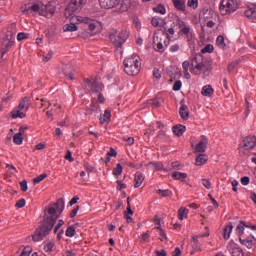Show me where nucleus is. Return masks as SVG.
<instances>
[{
	"mask_svg": "<svg viewBox=\"0 0 256 256\" xmlns=\"http://www.w3.org/2000/svg\"><path fill=\"white\" fill-rule=\"evenodd\" d=\"M64 209L65 200H63V198H59L56 203L46 208L45 218L32 236L35 243H39V241H43V239L47 237V234L53 229L57 219H59V216L63 213Z\"/></svg>",
	"mask_w": 256,
	"mask_h": 256,
	"instance_id": "f257e3e1",
	"label": "nucleus"
},
{
	"mask_svg": "<svg viewBox=\"0 0 256 256\" xmlns=\"http://www.w3.org/2000/svg\"><path fill=\"white\" fill-rule=\"evenodd\" d=\"M245 229H251V231H256V225L251 222L240 221V223L236 227V233L239 235V241L241 245L247 247V249H253V245H255V236L250 235L246 238H243L245 233Z\"/></svg>",
	"mask_w": 256,
	"mask_h": 256,
	"instance_id": "f03ea898",
	"label": "nucleus"
},
{
	"mask_svg": "<svg viewBox=\"0 0 256 256\" xmlns=\"http://www.w3.org/2000/svg\"><path fill=\"white\" fill-rule=\"evenodd\" d=\"M22 13H26L27 15H41L42 17H53V13H55V6L50 2L47 4L36 3L30 7L22 8Z\"/></svg>",
	"mask_w": 256,
	"mask_h": 256,
	"instance_id": "7ed1b4c3",
	"label": "nucleus"
},
{
	"mask_svg": "<svg viewBox=\"0 0 256 256\" xmlns=\"http://www.w3.org/2000/svg\"><path fill=\"white\" fill-rule=\"evenodd\" d=\"M123 65L126 75H130V77L139 75V71H141V58L137 54H134L127 57Z\"/></svg>",
	"mask_w": 256,
	"mask_h": 256,
	"instance_id": "20e7f679",
	"label": "nucleus"
},
{
	"mask_svg": "<svg viewBox=\"0 0 256 256\" xmlns=\"http://www.w3.org/2000/svg\"><path fill=\"white\" fill-rule=\"evenodd\" d=\"M71 21H73V23H84V25H88L89 31L90 33H92V35H96V33H99V27L101 26V24L97 22V20H93L86 16H72Z\"/></svg>",
	"mask_w": 256,
	"mask_h": 256,
	"instance_id": "39448f33",
	"label": "nucleus"
},
{
	"mask_svg": "<svg viewBox=\"0 0 256 256\" xmlns=\"http://www.w3.org/2000/svg\"><path fill=\"white\" fill-rule=\"evenodd\" d=\"M84 83L86 89L90 91V93H98L99 103H105V97L101 94V91H103V84L89 78L84 79Z\"/></svg>",
	"mask_w": 256,
	"mask_h": 256,
	"instance_id": "423d86ee",
	"label": "nucleus"
},
{
	"mask_svg": "<svg viewBox=\"0 0 256 256\" xmlns=\"http://www.w3.org/2000/svg\"><path fill=\"white\" fill-rule=\"evenodd\" d=\"M127 39H129V31H127V29L110 34V41H112L113 45L117 48L123 47Z\"/></svg>",
	"mask_w": 256,
	"mask_h": 256,
	"instance_id": "0eeeda50",
	"label": "nucleus"
},
{
	"mask_svg": "<svg viewBox=\"0 0 256 256\" xmlns=\"http://www.w3.org/2000/svg\"><path fill=\"white\" fill-rule=\"evenodd\" d=\"M178 27L180 29L179 35H185L186 40L188 42L193 41V37H195V32L193 31V28H191V26L189 24H187L185 21L179 19Z\"/></svg>",
	"mask_w": 256,
	"mask_h": 256,
	"instance_id": "6e6552de",
	"label": "nucleus"
},
{
	"mask_svg": "<svg viewBox=\"0 0 256 256\" xmlns=\"http://www.w3.org/2000/svg\"><path fill=\"white\" fill-rule=\"evenodd\" d=\"M87 3V0H71L65 10V15L71 17L72 13H79L83 9V6Z\"/></svg>",
	"mask_w": 256,
	"mask_h": 256,
	"instance_id": "1a4fd4ad",
	"label": "nucleus"
},
{
	"mask_svg": "<svg viewBox=\"0 0 256 256\" xmlns=\"http://www.w3.org/2000/svg\"><path fill=\"white\" fill-rule=\"evenodd\" d=\"M237 11V2L235 0H222L220 2V13L221 15H230Z\"/></svg>",
	"mask_w": 256,
	"mask_h": 256,
	"instance_id": "9d476101",
	"label": "nucleus"
},
{
	"mask_svg": "<svg viewBox=\"0 0 256 256\" xmlns=\"http://www.w3.org/2000/svg\"><path fill=\"white\" fill-rule=\"evenodd\" d=\"M203 237H209V232L192 238L191 246L193 250L190 252L191 255H194L195 251H201V242H199V239H203Z\"/></svg>",
	"mask_w": 256,
	"mask_h": 256,
	"instance_id": "9b49d317",
	"label": "nucleus"
},
{
	"mask_svg": "<svg viewBox=\"0 0 256 256\" xmlns=\"http://www.w3.org/2000/svg\"><path fill=\"white\" fill-rule=\"evenodd\" d=\"M256 147V137L255 136H248L243 141V148L246 151H250L251 149H255Z\"/></svg>",
	"mask_w": 256,
	"mask_h": 256,
	"instance_id": "f8f14e48",
	"label": "nucleus"
},
{
	"mask_svg": "<svg viewBox=\"0 0 256 256\" xmlns=\"http://www.w3.org/2000/svg\"><path fill=\"white\" fill-rule=\"evenodd\" d=\"M99 3L102 9H113L121 3V0H99Z\"/></svg>",
	"mask_w": 256,
	"mask_h": 256,
	"instance_id": "ddd939ff",
	"label": "nucleus"
},
{
	"mask_svg": "<svg viewBox=\"0 0 256 256\" xmlns=\"http://www.w3.org/2000/svg\"><path fill=\"white\" fill-rule=\"evenodd\" d=\"M207 143H208L207 137L201 136L199 143L195 147V150L197 151V153H205V149H207Z\"/></svg>",
	"mask_w": 256,
	"mask_h": 256,
	"instance_id": "4468645a",
	"label": "nucleus"
},
{
	"mask_svg": "<svg viewBox=\"0 0 256 256\" xmlns=\"http://www.w3.org/2000/svg\"><path fill=\"white\" fill-rule=\"evenodd\" d=\"M29 105H31V100H29V97H24L21 99L17 108L20 111H24L25 113H27L29 111Z\"/></svg>",
	"mask_w": 256,
	"mask_h": 256,
	"instance_id": "2eb2a0df",
	"label": "nucleus"
},
{
	"mask_svg": "<svg viewBox=\"0 0 256 256\" xmlns=\"http://www.w3.org/2000/svg\"><path fill=\"white\" fill-rule=\"evenodd\" d=\"M143 181H145V175L141 172H136L134 175L135 189H139V187H141V185H143Z\"/></svg>",
	"mask_w": 256,
	"mask_h": 256,
	"instance_id": "dca6fc26",
	"label": "nucleus"
},
{
	"mask_svg": "<svg viewBox=\"0 0 256 256\" xmlns=\"http://www.w3.org/2000/svg\"><path fill=\"white\" fill-rule=\"evenodd\" d=\"M10 116L12 119H25L27 114L23 110H20V108L16 107L11 111Z\"/></svg>",
	"mask_w": 256,
	"mask_h": 256,
	"instance_id": "f3484780",
	"label": "nucleus"
},
{
	"mask_svg": "<svg viewBox=\"0 0 256 256\" xmlns=\"http://www.w3.org/2000/svg\"><path fill=\"white\" fill-rule=\"evenodd\" d=\"M179 115L181 119L187 121L189 119V107H187L185 104H182L179 110Z\"/></svg>",
	"mask_w": 256,
	"mask_h": 256,
	"instance_id": "a211bd4d",
	"label": "nucleus"
},
{
	"mask_svg": "<svg viewBox=\"0 0 256 256\" xmlns=\"http://www.w3.org/2000/svg\"><path fill=\"white\" fill-rule=\"evenodd\" d=\"M43 249L46 253H52L53 249H55V242H53L51 240L44 241Z\"/></svg>",
	"mask_w": 256,
	"mask_h": 256,
	"instance_id": "6ab92c4d",
	"label": "nucleus"
},
{
	"mask_svg": "<svg viewBox=\"0 0 256 256\" xmlns=\"http://www.w3.org/2000/svg\"><path fill=\"white\" fill-rule=\"evenodd\" d=\"M14 44L15 42L13 40H5L3 43V48L1 49V57H4L5 53H7V51H9V49H11V47H13Z\"/></svg>",
	"mask_w": 256,
	"mask_h": 256,
	"instance_id": "aec40b11",
	"label": "nucleus"
},
{
	"mask_svg": "<svg viewBox=\"0 0 256 256\" xmlns=\"http://www.w3.org/2000/svg\"><path fill=\"white\" fill-rule=\"evenodd\" d=\"M155 224H156V229H158V234L160 235V239L161 241H166L167 239V234L165 233V231H163L161 229V221L159 219L155 220Z\"/></svg>",
	"mask_w": 256,
	"mask_h": 256,
	"instance_id": "412c9836",
	"label": "nucleus"
},
{
	"mask_svg": "<svg viewBox=\"0 0 256 256\" xmlns=\"http://www.w3.org/2000/svg\"><path fill=\"white\" fill-rule=\"evenodd\" d=\"M245 17H247L248 19H251V21H256V6L252 8H248L245 11Z\"/></svg>",
	"mask_w": 256,
	"mask_h": 256,
	"instance_id": "4be33fe9",
	"label": "nucleus"
},
{
	"mask_svg": "<svg viewBox=\"0 0 256 256\" xmlns=\"http://www.w3.org/2000/svg\"><path fill=\"white\" fill-rule=\"evenodd\" d=\"M111 121V110L106 109L104 114L100 115V123H109Z\"/></svg>",
	"mask_w": 256,
	"mask_h": 256,
	"instance_id": "5701e85b",
	"label": "nucleus"
},
{
	"mask_svg": "<svg viewBox=\"0 0 256 256\" xmlns=\"http://www.w3.org/2000/svg\"><path fill=\"white\" fill-rule=\"evenodd\" d=\"M213 93H214V90H213V87H211V85H205L201 90V95H203L204 97H211Z\"/></svg>",
	"mask_w": 256,
	"mask_h": 256,
	"instance_id": "b1692460",
	"label": "nucleus"
},
{
	"mask_svg": "<svg viewBox=\"0 0 256 256\" xmlns=\"http://www.w3.org/2000/svg\"><path fill=\"white\" fill-rule=\"evenodd\" d=\"M187 178V173L183 172H173L172 173V179H175L176 181H185Z\"/></svg>",
	"mask_w": 256,
	"mask_h": 256,
	"instance_id": "393cba45",
	"label": "nucleus"
},
{
	"mask_svg": "<svg viewBox=\"0 0 256 256\" xmlns=\"http://www.w3.org/2000/svg\"><path fill=\"white\" fill-rule=\"evenodd\" d=\"M185 126L183 125H176L172 128V131L174 135H177L178 137H181L185 133Z\"/></svg>",
	"mask_w": 256,
	"mask_h": 256,
	"instance_id": "a878e982",
	"label": "nucleus"
},
{
	"mask_svg": "<svg viewBox=\"0 0 256 256\" xmlns=\"http://www.w3.org/2000/svg\"><path fill=\"white\" fill-rule=\"evenodd\" d=\"M187 215H189V209L182 207L178 210V219L183 221V219H187Z\"/></svg>",
	"mask_w": 256,
	"mask_h": 256,
	"instance_id": "bb28decb",
	"label": "nucleus"
},
{
	"mask_svg": "<svg viewBox=\"0 0 256 256\" xmlns=\"http://www.w3.org/2000/svg\"><path fill=\"white\" fill-rule=\"evenodd\" d=\"M233 231V224L228 223L224 228V239H229L231 237V232Z\"/></svg>",
	"mask_w": 256,
	"mask_h": 256,
	"instance_id": "cd10ccee",
	"label": "nucleus"
},
{
	"mask_svg": "<svg viewBox=\"0 0 256 256\" xmlns=\"http://www.w3.org/2000/svg\"><path fill=\"white\" fill-rule=\"evenodd\" d=\"M205 163H207V156L205 154H199L196 157V165L201 166V165H205Z\"/></svg>",
	"mask_w": 256,
	"mask_h": 256,
	"instance_id": "c85d7f7f",
	"label": "nucleus"
},
{
	"mask_svg": "<svg viewBox=\"0 0 256 256\" xmlns=\"http://www.w3.org/2000/svg\"><path fill=\"white\" fill-rule=\"evenodd\" d=\"M63 31H64V32L73 33V32H75V31H77V25H75L74 23L65 24V25L63 26Z\"/></svg>",
	"mask_w": 256,
	"mask_h": 256,
	"instance_id": "c756f323",
	"label": "nucleus"
},
{
	"mask_svg": "<svg viewBox=\"0 0 256 256\" xmlns=\"http://www.w3.org/2000/svg\"><path fill=\"white\" fill-rule=\"evenodd\" d=\"M174 7L178 9V11H185V1L183 0H173Z\"/></svg>",
	"mask_w": 256,
	"mask_h": 256,
	"instance_id": "7c9ffc66",
	"label": "nucleus"
},
{
	"mask_svg": "<svg viewBox=\"0 0 256 256\" xmlns=\"http://www.w3.org/2000/svg\"><path fill=\"white\" fill-rule=\"evenodd\" d=\"M157 39H159V37H154V47L156 51H158L159 53H163L165 51V46H163V43L161 42L157 43Z\"/></svg>",
	"mask_w": 256,
	"mask_h": 256,
	"instance_id": "2f4dec72",
	"label": "nucleus"
},
{
	"mask_svg": "<svg viewBox=\"0 0 256 256\" xmlns=\"http://www.w3.org/2000/svg\"><path fill=\"white\" fill-rule=\"evenodd\" d=\"M216 45L219 47V49H225V38L223 36H218L216 39Z\"/></svg>",
	"mask_w": 256,
	"mask_h": 256,
	"instance_id": "473e14b6",
	"label": "nucleus"
},
{
	"mask_svg": "<svg viewBox=\"0 0 256 256\" xmlns=\"http://www.w3.org/2000/svg\"><path fill=\"white\" fill-rule=\"evenodd\" d=\"M156 193L158 195H161V197H171V195H173V192H171V190L169 189H166V190L159 189L156 191Z\"/></svg>",
	"mask_w": 256,
	"mask_h": 256,
	"instance_id": "72a5a7b5",
	"label": "nucleus"
},
{
	"mask_svg": "<svg viewBox=\"0 0 256 256\" xmlns=\"http://www.w3.org/2000/svg\"><path fill=\"white\" fill-rule=\"evenodd\" d=\"M13 141L16 145H21L23 143V134L16 133L13 137Z\"/></svg>",
	"mask_w": 256,
	"mask_h": 256,
	"instance_id": "f704fd0d",
	"label": "nucleus"
},
{
	"mask_svg": "<svg viewBox=\"0 0 256 256\" xmlns=\"http://www.w3.org/2000/svg\"><path fill=\"white\" fill-rule=\"evenodd\" d=\"M33 253V248L31 246H26L20 252V256H30Z\"/></svg>",
	"mask_w": 256,
	"mask_h": 256,
	"instance_id": "c9c22d12",
	"label": "nucleus"
},
{
	"mask_svg": "<svg viewBox=\"0 0 256 256\" xmlns=\"http://www.w3.org/2000/svg\"><path fill=\"white\" fill-rule=\"evenodd\" d=\"M203 61L202 56H195L191 61V67L192 69L199 65Z\"/></svg>",
	"mask_w": 256,
	"mask_h": 256,
	"instance_id": "e433bc0d",
	"label": "nucleus"
},
{
	"mask_svg": "<svg viewBox=\"0 0 256 256\" xmlns=\"http://www.w3.org/2000/svg\"><path fill=\"white\" fill-rule=\"evenodd\" d=\"M153 11H155V13H160V15H165V13H167V11L165 10V6L161 4L154 7Z\"/></svg>",
	"mask_w": 256,
	"mask_h": 256,
	"instance_id": "4c0bfd02",
	"label": "nucleus"
},
{
	"mask_svg": "<svg viewBox=\"0 0 256 256\" xmlns=\"http://www.w3.org/2000/svg\"><path fill=\"white\" fill-rule=\"evenodd\" d=\"M205 69V64H203V61L199 63L196 67H194L192 70L196 75H199L202 70Z\"/></svg>",
	"mask_w": 256,
	"mask_h": 256,
	"instance_id": "58836bf2",
	"label": "nucleus"
},
{
	"mask_svg": "<svg viewBox=\"0 0 256 256\" xmlns=\"http://www.w3.org/2000/svg\"><path fill=\"white\" fill-rule=\"evenodd\" d=\"M123 173V166H121L119 163L116 165V167L113 169V175L116 177H119Z\"/></svg>",
	"mask_w": 256,
	"mask_h": 256,
	"instance_id": "ea45409f",
	"label": "nucleus"
},
{
	"mask_svg": "<svg viewBox=\"0 0 256 256\" xmlns=\"http://www.w3.org/2000/svg\"><path fill=\"white\" fill-rule=\"evenodd\" d=\"M75 233H76L75 227L70 226L66 229L65 235L66 237H75Z\"/></svg>",
	"mask_w": 256,
	"mask_h": 256,
	"instance_id": "a19ab883",
	"label": "nucleus"
},
{
	"mask_svg": "<svg viewBox=\"0 0 256 256\" xmlns=\"http://www.w3.org/2000/svg\"><path fill=\"white\" fill-rule=\"evenodd\" d=\"M187 5L191 7V9H197V7H199V0H188Z\"/></svg>",
	"mask_w": 256,
	"mask_h": 256,
	"instance_id": "79ce46f5",
	"label": "nucleus"
},
{
	"mask_svg": "<svg viewBox=\"0 0 256 256\" xmlns=\"http://www.w3.org/2000/svg\"><path fill=\"white\" fill-rule=\"evenodd\" d=\"M170 53H178V51H181V45L179 44H172L169 48Z\"/></svg>",
	"mask_w": 256,
	"mask_h": 256,
	"instance_id": "37998d69",
	"label": "nucleus"
},
{
	"mask_svg": "<svg viewBox=\"0 0 256 256\" xmlns=\"http://www.w3.org/2000/svg\"><path fill=\"white\" fill-rule=\"evenodd\" d=\"M44 179H47V174H41L33 179V183L37 185V183H41V181H44Z\"/></svg>",
	"mask_w": 256,
	"mask_h": 256,
	"instance_id": "c03bdc74",
	"label": "nucleus"
},
{
	"mask_svg": "<svg viewBox=\"0 0 256 256\" xmlns=\"http://www.w3.org/2000/svg\"><path fill=\"white\" fill-rule=\"evenodd\" d=\"M25 39H29V34L20 32L17 35V41H25Z\"/></svg>",
	"mask_w": 256,
	"mask_h": 256,
	"instance_id": "a18cd8bd",
	"label": "nucleus"
},
{
	"mask_svg": "<svg viewBox=\"0 0 256 256\" xmlns=\"http://www.w3.org/2000/svg\"><path fill=\"white\" fill-rule=\"evenodd\" d=\"M201 53H213V45L208 44L202 50Z\"/></svg>",
	"mask_w": 256,
	"mask_h": 256,
	"instance_id": "49530a36",
	"label": "nucleus"
},
{
	"mask_svg": "<svg viewBox=\"0 0 256 256\" xmlns=\"http://www.w3.org/2000/svg\"><path fill=\"white\" fill-rule=\"evenodd\" d=\"M158 139H167L168 136H167V131L161 129L159 132H158V135H157Z\"/></svg>",
	"mask_w": 256,
	"mask_h": 256,
	"instance_id": "de8ad7c7",
	"label": "nucleus"
},
{
	"mask_svg": "<svg viewBox=\"0 0 256 256\" xmlns=\"http://www.w3.org/2000/svg\"><path fill=\"white\" fill-rule=\"evenodd\" d=\"M174 35H175V29L169 28L166 30V36L168 39H173Z\"/></svg>",
	"mask_w": 256,
	"mask_h": 256,
	"instance_id": "09e8293b",
	"label": "nucleus"
},
{
	"mask_svg": "<svg viewBox=\"0 0 256 256\" xmlns=\"http://www.w3.org/2000/svg\"><path fill=\"white\" fill-rule=\"evenodd\" d=\"M116 183H117L116 189H117L118 191H123V189H127V184L121 183V181H119V180H117Z\"/></svg>",
	"mask_w": 256,
	"mask_h": 256,
	"instance_id": "8fccbe9b",
	"label": "nucleus"
},
{
	"mask_svg": "<svg viewBox=\"0 0 256 256\" xmlns=\"http://www.w3.org/2000/svg\"><path fill=\"white\" fill-rule=\"evenodd\" d=\"M20 189L21 191H23V193L27 192V189H29V187L27 186L26 180L20 182Z\"/></svg>",
	"mask_w": 256,
	"mask_h": 256,
	"instance_id": "3c124183",
	"label": "nucleus"
},
{
	"mask_svg": "<svg viewBox=\"0 0 256 256\" xmlns=\"http://www.w3.org/2000/svg\"><path fill=\"white\" fill-rule=\"evenodd\" d=\"M14 37H15V34L13 32L9 30L6 32V36H5L6 41H13Z\"/></svg>",
	"mask_w": 256,
	"mask_h": 256,
	"instance_id": "603ef678",
	"label": "nucleus"
},
{
	"mask_svg": "<svg viewBox=\"0 0 256 256\" xmlns=\"http://www.w3.org/2000/svg\"><path fill=\"white\" fill-rule=\"evenodd\" d=\"M53 57V51H49L42 59L45 63L48 61H51V58Z\"/></svg>",
	"mask_w": 256,
	"mask_h": 256,
	"instance_id": "864d4df0",
	"label": "nucleus"
},
{
	"mask_svg": "<svg viewBox=\"0 0 256 256\" xmlns=\"http://www.w3.org/2000/svg\"><path fill=\"white\" fill-rule=\"evenodd\" d=\"M84 169L88 172V173H93V171H95V167H93L91 164L89 163H85L84 164Z\"/></svg>",
	"mask_w": 256,
	"mask_h": 256,
	"instance_id": "5fc2aeb1",
	"label": "nucleus"
},
{
	"mask_svg": "<svg viewBox=\"0 0 256 256\" xmlns=\"http://www.w3.org/2000/svg\"><path fill=\"white\" fill-rule=\"evenodd\" d=\"M181 80H177L173 85V91H180L181 90Z\"/></svg>",
	"mask_w": 256,
	"mask_h": 256,
	"instance_id": "6e6d98bb",
	"label": "nucleus"
},
{
	"mask_svg": "<svg viewBox=\"0 0 256 256\" xmlns=\"http://www.w3.org/2000/svg\"><path fill=\"white\" fill-rule=\"evenodd\" d=\"M140 239L142 241V243H147V241H149V233L144 232L141 234Z\"/></svg>",
	"mask_w": 256,
	"mask_h": 256,
	"instance_id": "4d7b16f0",
	"label": "nucleus"
},
{
	"mask_svg": "<svg viewBox=\"0 0 256 256\" xmlns=\"http://www.w3.org/2000/svg\"><path fill=\"white\" fill-rule=\"evenodd\" d=\"M201 181L205 189H211V181H209L208 179H202Z\"/></svg>",
	"mask_w": 256,
	"mask_h": 256,
	"instance_id": "13d9d810",
	"label": "nucleus"
},
{
	"mask_svg": "<svg viewBox=\"0 0 256 256\" xmlns=\"http://www.w3.org/2000/svg\"><path fill=\"white\" fill-rule=\"evenodd\" d=\"M99 110H100L99 106L92 105L88 113L89 115H92V113H99Z\"/></svg>",
	"mask_w": 256,
	"mask_h": 256,
	"instance_id": "bf43d9fd",
	"label": "nucleus"
},
{
	"mask_svg": "<svg viewBox=\"0 0 256 256\" xmlns=\"http://www.w3.org/2000/svg\"><path fill=\"white\" fill-rule=\"evenodd\" d=\"M249 181H251V179L248 176H244L240 180L241 185H245V186L249 185Z\"/></svg>",
	"mask_w": 256,
	"mask_h": 256,
	"instance_id": "052dcab7",
	"label": "nucleus"
},
{
	"mask_svg": "<svg viewBox=\"0 0 256 256\" xmlns=\"http://www.w3.org/2000/svg\"><path fill=\"white\" fill-rule=\"evenodd\" d=\"M153 166L155 167V169H157V171H163V163H161V162H154Z\"/></svg>",
	"mask_w": 256,
	"mask_h": 256,
	"instance_id": "680f3d73",
	"label": "nucleus"
},
{
	"mask_svg": "<svg viewBox=\"0 0 256 256\" xmlns=\"http://www.w3.org/2000/svg\"><path fill=\"white\" fill-rule=\"evenodd\" d=\"M64 75H65L66 79H69L70 81H74V79H75V73H73V72H70V73L65 72Z\"/></svg>",
	"mask_w": 256,
	"mask_h": 256,
	"instance_id": "e2e57ef3",
	"label": "nucleus"
},
{
	"mask_svg": "<svg viewBox=\"0 0 256 256\" xmlns=\"http://www.w3.org/2000/svg\"><path fill=\"white\" fill-rule=\"evenodd\" d=\"M25 205V199L21 198L20 200H18L16 202V207H18V209H22V207Z\"/></svg>",
	"mask_w": 256,
	"mask_h": 256,
	"instance_id": "0e129e2a",
	"label": "nucleus"
},
{
	"mask_svg": "<svg viewBox=\"0 0 256 256\" xmlns=\"http://www.w3.org/2000/svg\"><path fill=\"white\" fill-rule=\"evenodd\" d=\"M107 157H117V151L111 148L109 152H107Z\"/></svg>",
	"mask_w": 256,
	"mask_h": 256,
	"instance_id": "69168bd1",
	"label": "nucleus"
},
{
	"mask_svg": "<svg viewBox=\"0 0 256 256\" xmlns=\"http://www.w3.org/2000/svg\"><path fill=\"white\" fill-rule=\"evenodd\" d=\"M151 24L153 25V27H159V18L153 17L151 20Z\"/></svg>",
	"mask_w": 256,
	"mask_h": 256,
	"instance_id": "338daca9",
	"label": "nucleus"
},
{
	"mask_svg": "<svg viewBox=\"0 0 256 256\" xmlns=\"http://www.w3.org/2000/svg\"><path fill=\"white\" fill-rule=\"evenodd\" d=\"M172 256H181V248L176 247L172 252Z\"/></svg>",
	"mask_w": 256,
	"mask_h": 256,
	"instance_id": "774afa93",
	"label": "nucleus"
}]
</instances>
